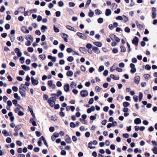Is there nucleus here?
Returning a JSON list of instances; mask_svg holds the SVG:
<instances>
[{
	"label": "nucleus",
	"mask_w": 157,
	"mask_h": 157,
	"mask_svg": "<svg viewBox=\"0 0 157 157\" xmlns=\"http://www.w3.org/2000/svg\"><path fill=\"white\" fill-rule=\"evenodd\" d=\"M26 39L28 41H30L33 42V38L30 35H27L26 36Z\"/></svg>",
	"instance_id": "12"
},
{
	"label": "nucleus",
	"mask_w": 157,
	"mask_h": 157,
	"mask_svg": "<svg viewBox=\"0 0 157 157\" xmlns=\"http://www.w3.org/2000/svg\"><path fill=\"white\" fill-rule=\"evenodd\" d=\"M92 50L96 54H99L100 52L98 48L96 47H94L93 48Z\"/></svg>",
	"instance_id": "13"
},
{
	"label": "nucleus",
	"mask_w": 157,
	"mask_h": 157,
	"mask_svg": "<svg viewBox=\"0 0 157 157\" xmlns=\"http://www.w3.org/2000/svg\"><path fill=\"white\" fill-rule=\"evenodd\" d=\"M21 30L23 33H29V30L26 27H23L21 28Z\"/></svg>",
	"instance_id": "15"
},
{
	"label": "nucleus",
	"mask_w": 157,
	"mask_h": 157,
	"mask_svg": "<svg viewBox=\"0 0 157 157\" xmlns=\"http://www.w3.org/2000/svg\"><path fill=\"white\" fill-rule=\"evenodd\" d=\"M31 79L32 84L33 85H36L38 84V81L35 79L33 77H31Z\"/></svg>",
	"instance_id": "11"
},
{
	"label": "nucleus",
	"mask_w": 157,
	"mask_h": 157,
	"mask_svg": "<svg viewBox=\"0 0 157 157\" xmlns=\"http://www.w3.org/2000/svg\"><path fill=\"white\" fill-rule=\"evenodd\" d=\"M116 19L117 20H120L122 21L123 20V16L122 17L121 16H118L116 18Z\"/></svg>",
	"instance_id": "53"
},
{
	"label": "nucleus",
	"mask_w": 157,
	"mask_h": 157,
	"mask_svg": "<svg viewBox=\"0 0 157 157\" xmlns=\"http://www.w3.org/2000/svg\"><path fill=\"white\" fill-rule=\"evenodd\" d=\"M111 14V11L109 9H106L105 12V14L106 16H108Z\"/></svg>",
	"instance_id": "17"
},
{
	"label": "nucleus",
	"mask_w": 157,
	"mask_h": 157,
	"mask_svg": "<svg viewBox=\"0 0 157 157\" xmlns=\"http://www.w3.org/2000/svg\"><path fill=\"white\" fill-rule=\"evenodd\" d=\"M6 141L7 143H11V139L10 137H8L6 139Z\"/></svg>",
	"instance_id": "57"
},
{
	"label": "nucleus",
	"mask_w": 157,
	"mask_h": 157,
	"mask_svg": "<svg viewBox=\"0 0 157 157\" xmlns=\"http://www.w3.org/2000/svg\"><path fill=\"white\" fill-rule=\"evenodd\" d=\"M85 136L87 138L89 137L90 136V132H86L85 133Z\"/></svg>",
	"instance_id": "63"
},
{
	"label": "nucleus",
	"mask_w": 157,
	"mask_h": 157,
	"mask_svg": "<svg viewBox=\"0 0 157 157\" xmlns=\"http://www.w3.org/2000/svg\"><path fill=\"white\" fill-rule=\"evenodd\" d=\"M61 36L64 39L65 41H67V39L68 36L67 34L63 33L61 34Z\"/></svg>",
	"instance_id": "19"
},
{
	"label": "nucleus",
	"mask_w": 157,
	"mask_h": 157,
	"mask_svg": "<svg viewBox=\"0 0 157 157\" xmlns=\"http://www.w3.org/2000/svg\"><path fill=\"white\" fill-rule=\"evenodd\" d=\"M15 52L17 54V56L19 57H21L22 54V52L18 48H16L14 49Z\"/></svg>",
	"instance_id": "6"
},
{
	"label": "nucleus",
	"mask_w": 157,
	"mask_h": 157,
	"mask_svg": "<svg viewBox=\"0 0 157 157\" xmlns=\"http://www.w3.org/2000/svg\"><path fill=\"white\" fill-rule=\"evenodd\" d=\"M65 45L63 44H61L59 46V48L62 51H63L64 50L65 48Z\"/></svg>",
	"instance_id": "46"
},
{
	"label": "nucleus",
	"mask_w": 157,
	"mask_h": 157,
	"mask_svg": "<svg viewBox=\"0 0 157 157\" xmlns=\"http://www.w3.org/2000/svg\"><path fill=\"white\" fill-rule=\"evenodd\" d=\"M75 4L74 2H70L69 3V6L70 7H73L75 6Z\"/></svg>",
	"instance_id": "58"
},
{
	"label": "nucleus",
	"mask_w": 157,
	"mask_h": 157,
	"mask_svg": "<svg viewBox=\"0 0 157 157\" xmlns=\"http://www.w3.org/2000/svg\"><path fill=\"white\" fill-rule=\"evenodd\" d=\"M22 67L23 69L25 70L28 71L30 70V68L29 67L26 66L25 65H23L21 66Z\"/></svg>",
	"instance_id": "20"
},
{
	"label": "nucleus",
	"mask_w": 157,
	"mask_h": 157,
	"mask_svg": "<svg viewBox=\"0 0 157 157\" xmlns=\"http://www.w3.org/2000/svg\"><path fill=\"white\" fill-rule=\"evenodd\" d=\"M56 85L58 87H61L62 86V84L60 81H58L56 83Z\"/></svg>",
	"instance_id": "59"
},
{
	"label": "nucleus",
	"mask_w": 157,
	"mask_h": 157,
	"mask_svg": "<svg viewBox=\"0 0 157 157\" xmlns=\"http://www.w3.org/2000/svg\"><path fill=\"white\" fill-rule=\"evenodd\" d=\"M63 88L65 91L66 92H68L70 90V86L69 84H65L64 87Z\"/></svg>",
	"instance_id": "9"
},
{
	"label": "nucleus",
	"mask_w": 157,
	"mask_h": 157,
	"mask_svg": "<svg viewBox=\"0 0 157 157\" xmlns=\"http://www.w3.org/2000/svg\"><path fill=\"white\" fill-rule=\"evenodd\" d=\"M70 125L71 127L72 128H74L76 127L75 124L73 122H71L70 123Z\"/></svg>",
	"instance_id": "52"
},
{
	"label": "nucleus",
	"mask_w": 157,
	"mask_h": 157,
	"mask_svg": "<svg viewBox=\"0 0 157 157\" xmlns=\"http://www.w3.org/2000/svg\"><path fill=\"white\" fill-rule=\"evenodd\" d=\"M130 67L131 68L130 70V72L131 73H135L136 71V69L135 67V65L133 63H131L130 65Z\"/></svg>",
	"instance_id": "4"
},
{
	"label": "nucleus",
	"mask_w": 157,
	"mask_h": 157,
	"mask_svg": "<svg viewBox=\"0 0 157 157\" xmlns=\"http://www.w3.org/2000/svg\"><path fill=\"white\" fill-rule=\"evenodd\" d=\"M80 120L82 123L85 124H87V122L86 121L85 119H82V118H80Z\"/></svg>",
	"instance_id": "47"
},
{
	"label": "nucleus",
	"mask_w": 157,
	"mask_h": 157,
	"mask_svg": "<svg viewBox=\"0 0 157 157\" xmlns=\"http://www.w3.org/2000/svg\"><path fill=\"white\" fill-rule=\"evenodd\" d=\"M66 28L69 30L74 31H75L74 30V28L72 27H71L70 26H69V25L67 26Z\"/></svg>",
	"instance_id": "36"
},
{
	"label": "nucleus",
	"mask_w": 157,
	"mask_h": 157,
	"mask_svg": "<svg viewBox=\"0 0 157 157\" xmlns=\"http://www.w3.org/2000/svg\"><path fill=\"white\" fill-rule=\"evenodd\" d=\"M74 60V58L72 56H69L67 58V60L70 62H71L73 61Z\"/></svg>",
	"instance_id": "33"
},
{
	"label": "nucleus",
	"mask_w": 157,
	"mask_h": 157,
	"mask_svg": "<svg viewBox=\"0 0 157 157\" xmlns=\"http://www.w3.org/2000/svg\"><path fill=\"white\" fill-rule=\"evenodd\" d=\"M104 70V67L103 66H101L99 68L98 71L99 72H101Z\"/></svg>",
	"instance_id": "42"
},
{
	"label": "nucleus",
	"mask_w": 157,
	"mask_h": 157,
	"mask_svg": "<svg viewBox=\"0 0 157 157\" xmlns=\"http://www.w3.org/2000/svg\"><path fill=\"white\" fill-rule=\"evenodd\" d=\"M48 102L49 104L50 105L53 107L55 104V100L54 98L53 97L49 98L48 100Z\"/></svg>",
	"instance_id": "1"
},
{
	"label": "nucleus",
	"mask_w": 157,
	"mask_h": 157,
	"mask_svg": "<svg viewBox=\"0 0 157 157\" xmlns=\"http://www.w3.org/2000/svg\"><path fill=\"white\" fill-rule=\"evenodd\" d=\"M95 13L97 14L100 15L102 13V12L99 10L97 9L95 10Z\"/></svg>",
	"instance_id": "34"
},
{
	"label": "nucleus",
	"mask_w": 157,
	"mask_h": 157,
	"mask_svg": "<svg viewBox=\"0 0 157 157\" xmlns=\"http://www.w3.org/2000/svg\"><path fill=\"white\" fill-rule=\"evenodd\" d=\"M12 89L15 92H17L18 91V88L16 86H13L12 87Z\"/></svg>",
	"instance_id": "64"
},
{
	"label": "nucleus",
	"mask_w": 157,
	"mask_h": 157,
	"mask_svg": "<svg viewBox=\"0 0 157 157\" xmlns=\"http://www.w3.org/2000/svg\"><path fill=\"white\" fill-rule=\"evenodd\" d=\"M16 106L17 107V108L14 110L16 113H17L18 112L19 110H21V109H23V108L18 104L17 105H16Z\"/></svg>",
	"instance_id": "14"
},
{
	"label": "nucleus",
	"mask_w": 157,
	"mask_h": 157,
	"mask_svg": "<svg viewBox=\"0 0 157 157\" xmlns=\"http://www.w3.org/2000/svg\"><path fill=\"white\" fill-rule=\"evenodd\" d=\"M46 37L45 36V35H42V36H41V41H43L45 40L46 39Z\"/></svg>",
	"instance_id": "60"
},
{
	"label": "nucleus",
	"mask_w": 157,
	"mask_h": 157,
	"mask_svg": "<svg viewBox=\"0 0 157 157\" xmlns=\"http://www.w3.org/2000/svg\"><path fill=\"white\" fill-rule=\"evenodd\" d=\"M153 151L155 154H157V148L156 147H154L152 149Z\"/></svg>",
	"instance_id": "56"
},
{
	"label": "nucleus",
	"mask_w": 157,
	"mask_h": 157,
	"mask_svg": "<svg viewBox=\"0 0 157 157\" xmlns=\"http://www.w3.org/2000/svg\"><path fill=\"white\" fill-rule=\"evenodd\" d=\"M2 133L5 136H9V133L7 132L6 130H3L2 132Z\"/></svg>",
	"instance_id": "28"
},
{
	"label": "nucleus",
	"mask_w": 157,
	"mask_h": 157,
	"mask_svg": "<svg viewBox=\"0 0 157 157\" xmlns=\"http://www.w3.org/2000/svg\"><path fill=\"white\" fill-rule=\"evenodd\" d=\"M70 86L71 88H73L76 87V84H75L74 82H71Z\"/></svg>",
	"instance_id": "40"
},
{
	"label": "nucleus",
	"mask_w": 157,
	"mask_h": 157,
	"mask_svg": "<svg viewBox=\"0 0 157 157\" xmlns=\"http://www.w3.org/2000/svg\"><path fill=\"white\" fill-rule=\"evenodd\" d=\"M93 43L96 46L98 47H101L102 45V43L100 42H94Z\"/></svg>",
	"instance_id": "21"
},
{
	"label": "nucleus",
	"mask_w": 157,
	"mask_h": 157,
	"mask_svg": "<svg viewBox=\"0 0 157 157\" xmlns=\"http://www.w3.org/2000/svg\"><path fill=\"white\" fill-rule=\"evenodd\" d=\"M124 31L126 33H129L130 32V29L128 27H126L124 29Z\"/></svg>",
	"instance_id": "48"
},
{
	"label": "nucleus",
	"mask_w": 157,
	"mask_h": 157,
	"mask_svg": "<svg viewBox=\"0 0 157 157\" xmlns=\"http://www.w3.org/2000/svg\"><path fill=\"white\" fill-rule=\"evenodd\" d=\"M103 19L102 18H99L98 20V22L99 23H101L103 22Z\"/></svg>",
	"instance_id": "45"
},
{
	"label": "nucleus",
	"mask_w": 157,
	"mask_h": 157,
	"mask_svg": "<svg viewBox=\"0 0 157 157\" xmlns=\"http://www.w3.org/2000/svg\"><path fill=\"white\" fill-rule=\"evenodd\" d=\"M134 123L136 124H139L141 123V120L139 118H137L134 120Z\"/></svg>",
	"instance_id": "22"
},
{
	"label": "nucleus",
	"mask_w": 157,
	"mask_h": 157,
	"mask_svg": "<svg viewBox=\"0 0 157 157\" xmlns=\"http://www.w3.org/2000/svg\"><path fill=\"white\" fill-rule=\"evenodd\" d=\"M156 13H154V12L152 13V16H151L152 18L153 19L155 18L156 17Z\"/></svg>",
	"instance_id": "62"
},
{
	"label": "nucleus",
	"mask_w": 157,
	"mask_h": 157,
	"mask_svg": "<svg viewBox=\"0 0 157 157\" xmlns=\"http://www.w3.org/2000/svg\"><path fill=\"white\" fill-rule=\"evenodd\" d=\"M14 97L18 100H20L21 99L20 97L18 95L17 93H15L14 94Z\"/></svg>",
	"instance_id": "29"
},
{
	"label": "nucleus",
	"mask_w": 157,
	"mask_h": 157,
	"mask_svg": "<svg viewBox=\"0 0 157 157\" xmlns=\"http://www.w3.org/2000/svg\"><path fill=\"white\" fill-rule=\"evenodd\" d=\"M48 85L53 89H55L56 88V86L55 84L53 83L52 81L51 80H49L48 81Z\"/></svg>",
	"instance_id": "5"
},
{
	"label": "nucleus",
	"mask_w": 157,
	"mask_h": 157,
	"mask_svg": "<svg viewBox=\"0 0 157 157\" xmlns=\"http://www.w3.org/2000/svg\"><path fill=\"white\" fill-rule=\"evenodd\" d=\"M58 5L59 7H62L64 5V3L62 1H60L58 2Z\"/></svg>",
	"instance_id": "54"
},
{
	"label": "nucleus",
	"mask_w": 157,
	"mask_h": 157,
	"mask_svg": "<svg viewBox=\"0 0 157 157\" xmlns=\"http://www.w3.org/2000/svg\"><path fill=\"white\" fill-rule=\"evenodd\" d=\"M130 105L129 103L128 102H124L123 103V105L124 107H126L129 106Z\"/></svg>",
	"instance_id": "43"
},
{
	"label": "nucleus",
	"mask_w": 157,
	"mask_h": 157,
	"mask_svg": "<svg viewBox=\"0 0 157 157\" xmlns=\"http://www.w3.org/2000/svg\"><path fill=\"white\" fill-rule=\"evenodd\" d=\"M7 106H11L12 105V103L11 101L9 100L7 102Z\"/></svg>",
	"instance_id": "61"
},
{
	"label": "nucleus",
	"mask_w": 157,
	"mask_h": 157,
	"mask_svg": "<svg viewBox=\"0 0 157 157\" xmlns=\"http://www.w3.org/2000/svg\"><path fill=\"white\" fill-rule=\"evenodd\" d=\"M116 36L115 35H110V37L111 39V40L113 41H114L115 40V37Z\"/></svg>",
	"instance_id": "35"
},
{
	"label": "nucleus",
	"mask_w": 157,
	"mask_h": 157,
	"mask_svg": "<svg viewBox=\"0 0 157 157\" xmlns=\"http://www.w3.org/2000/svg\"><path fill=\"white\" fill-rule=\"evenodd\" d=\"M112 52L114 54H116L118 52V50L116 48H114L112 50Z\"/></svg>",
	"instance_id": "55"
},
{
	"label": "nucleus",
	"mask_w": 157,
	"mask_h": 157,
	"mask_svg": "<svg viewBox=\"0 0 157 157\" xmlns=\"http://www.w3.org/2000/svg\"><path fill=\"white\" fill-rule=\"evenodd\" d=\"M144 77L145 78L146 81H147L150 78V75L148 74H146L144 75Z\"/></svg>",
	"instance_id": "25"
},
{
	"label": "nucleus",
	"mask_w": 157,
	"mask_h": 157,
	"mask_svg": "<svg viewBox=\"0 0 157 157\" xmlns=\"http://www.w3.org/2000/svg\"><path fill=\"white\" fill-rule=\"evenodd\" d=\"M40 139H41V140H42L43 141V142L44 144L47 147H48V144L47 143V142L45 140V139L42 136L40 138Z\"/></svg>",
	"instance_id": "23"
},
{
	"label": "nucleus",
	"mask_w": 157,
	"mask_h": 157,
	"mask_svg": "<svg viewBox=\"0 0 157 157\" xmlns=\"http://www.w3.org/2000/svg\"><path fill=\"white\" fill-rule=\"evenodd\" d=\"M86 46L88 49H90L92 48V45L91 44H87Z\"/></svg>",
	"instance_id": "51"
},
{
	"label": "nucleus",
	"mask_w": 157,
	"mask_h": 157,
	"mask_svg": "<svg viewBox=\"0 0 157 157\" xmlns=\"http://www.w3.org/2000/svg\"><path fill=\"white\" fill-rule=\"evenodd\" d=\"M63 54L62 52H59L58 54V56L60 58H62L63 57Z\"/></svg>",
	"instance_id": "50"
},
{
	"label": "nucleus",
	"mask_w": 157,
	"mask_h": 157,
	"mask_svg": "<svg viewBox=\"0 0 157 157\" xmlns=\"http://www.w3.org/2000/svg\"><path fill=\"white\" fill-rule=\"evenodd\" d=\"M48 29L47 27L44 25H42L41 28V30L42 33H44L46 30Z\"/></svg>",
	"instance_id": "18"
},
{
	"label": "nucleus",
	"mask_w": 157,
	"mask_h": 157,
	"mask_svg": "<svg viewBox=\"0 0 157 157\" xmlns=\"http://www.w3.org/2000/svg\"><path fill=\"white\" fill-rule=\"evenodd\" d=\"M86 48L85 47H80L79 49L80 52L82 53H84V52L85 51Z\"/></svg>",
	"instance_id": "49"
},
{
	"label": "nucleus",
	"mask_w": 157,
	"mask_h": 157,
	"mask_svg": "<svg viewBox=\"0 0 157 157\" xmlns=\"http://www.w3.org/2000/svg\"><path fill=\"white\" fill-rule=\"evenodd\" d=\"M39 41V38H36V43H34L33 44V47H36L37 45H38V44H37Z\"/></svg>",
	"instance_id": "30"
},
{
	"label": "nucleus",
	"mask_w": 157,
	"mask_h": 157,
	"mask_svg": "<svg viewBox=\"0 0 157 157\" xmlns=\"http://www.w3.org/2000/svg\"><path fill=\"white\" fill-rule=\"evenodd\" d=\"M65 141L68 144H70L71 143V138L67 135L65 136Z\"/></svg>",
	"instance_id": "10"
},
{
	"label": "nucleus",
	"mask_w": 157,
	"mask_h": 157,
	"mask_svg": "<svg viewBox=\"0 0 157 157\" xmlns=\"http://www.w3.org/2000/svg\"><path fill=\"white\" fill-rule=\"evenodd\" d=\"M110 77L115 80H117L119 79V77L113 74H112L110 75Z\"/></svg>",
	"instance_id": "24"
},
{
	"label": "nucleus",
	"mask_w": 157,
	"mask_h": 157,
	"mask_svg": "<svg viewBox=\"0 0 157 157\" xmlns=\"http://www.w3.org/2000/svg\"><path fill=\"white\" fill-rule=\"evenodd\" d=\"M28 108H29V110L30 111L32 116H33V117L35 118V117L33 114V110L31 108H30L29 106H28Z\"/></svg>",
	"instance_id": "41"
},
{
	"label": "nucleus",
	"mask_w": 157,
	"mask_h": 157,
	"mask_svg": "<svg viewBox=\"0 0 157 157\" xmlns=\"http://www.w3.org/2000/svg\"><path fill=\"white\" fill-rule=\"evenodd\" d=\"M94 14V12L93 11H91V10H90L88 14L89 16L90 17H92L93 16Z\"/></svg>",
	"instance_id": "32"
},
{
	"label": "nucleus",
	"mask_w": 157,
	"mask_h": 157,
	"mask_svg": "<svg viewBox=\"0 0 157 157\" xmlns=\"http://www.w3.org/2000/svg\"><path fill=\"white\" fill-rule=\"evenodd\" d=\"M76 34L82 39L86 40L87 38V36L86 35L81 33L78 32Z\"/></svg>",
	"instance_id": "2"
},
{
	"label": "nucleus",
	"mask_w": 157,
	"mask_h": 157,
	"mask_svg": "<svg viewBox=\"0 0 157 157\" xmlns=\"http://www.w3.org/2000/svg\"><path fill=\"white\" fill-rule=\"evenodd\" d=\"M53 29L54 32L56 33H58L59 31V29L57 28L55 25L54 26Z\"/></svg>",
	"instance_id": "38"
},
{
	"label": "nucleus",
	"mask_w": 157,
	"mask_h": 157,
	"mask_svg": "<svg viewBox=\"0 0 157 157\" xmlns=\"http://www.w3.org/2000/svg\"><path fill=\"white\" fill-rule=\"evenodd\" d=\"M25 85L23 84H22L21 85V86L22 88L24 89L25 90H27L28 89V88Z\"/></svg>",
	"instance_id": "44"
},
{
	"label": "nucleus",
	"mask_w": 157,
	"mask_h": 157,
	"mask_svg": "<svg viewBox=\"0 0 157 157\" xmlns=\"http://www.w3.org/2000/svg\"><path fill=\"white\" fill-rule=\"evenodd\" d=\"M143 97V95L142 93L140 92L139 94V100L140 101H141Z\"/></svg>",
	"instance_id": "37"
},
{
	"label": "nucleus",
	"mask_w": 157,
	"mask_h": 157,
	"mask_svg": "<svg viewBox=\"0 0 157 157\" xmlns=\"http://www.w3.org/2000/svg\"><path fill=\"white\" fill-rule=\"evenodd\" d=\"M19 92L20 93L21 96L23 97H25L26 95V93L25 91L22 89V88H20L19 89Z\"/></svg>",
	"instance_id": "8"
},
{
	"label": "nucleus",
	"mask_w": 157,
	"mask_h": 157,
	"mask_svg": "<svg viewBox=\"0 0 157 157\" xmlns=\"http://www.w3.org/2000/svg\"><path fill=\"white\" fill-rule=\"evenodd\" d=\"M25 9L23 7H21L18 9L19 12L23 13L25 11Z\"/></svg>",
	"instance_id": "26"
},
{
	"label": "nucleus",
	"mask_w": 157,
	"mask_h": 157,
	"mask_svg": "<svg viewBox=\"0 0 157 157\" xmlns=\"http://www.w3.org/2000/svg\"><path fill=\"white\" fill-rule=\"evenodd\" d=\"M73 75V72L72 71H68L67 73V75L68 76H71Z\"/></svg>",
	"instance_id": "27"
},
{
	"label": "nucleus",
	"mask_w": 157,
	"mask_h": 157,
	"mask_svg": "<svg viewBox=\"0 0 157 157\" xmlns=\"http://www.w3.org/2000/svg\"><path fill=\"white\" fill-rule=\"evenodd\" d=\"M121 52H125L126 51V49L123 46H121Z\"/></svg>",
	"instance_id": "39"
},
{
	"label": "nucleus",
	"mask_w": 157,
	"mask_h": 157,
	"mask_svg": "<svg viewBox=\"0 0 157 157\" xmlns=\"http://www.w3.org/2000/svg\"><path fill=\"white\" fill-rule=\"evenodd\" d=\"M80 94L82 97H85L88 95V93L86 90H82L80 92Z\"/></svg>",
	"instance_id": "3"
},
{
	"label": "nucleus",
	"mask_w": 157,
	"mask_h": 157,
	"mask_svg": "<svg viewBox=\"0 0 157 157\" xmlns=\"http://www.w3.org/2000/svg\"><path fill=\"white\" fill-rule=\"evenodd\" d=\"M140 80V78L138 76H137L135 77V82L137 84H139Z\"/></svg>",
	"instance_id": "16"
},
{
	"label": "nucleus",
	"mask_w": 157,
	"mask_h": 157,
	"mask_svg": "<svg viewBox=\"0 0 157 157\" xmlns=\"http://www.w3.org/2000/svg\"><path fill=\"white\" fill-rule=\"evenodd\" d=\"M123 20L124 22L128 21V18L125 15L123 16Z\"/></svg>",
	"instance_id": "31"
},
{
	"label": "nucleus",
	"mask_w": 157,
	"mask_h": 157,
	"mask_svg": "<svg viewBox=\"0 0 157 157\" xmlns=\"http://www.w3.org/2000/svg\"><path fill=\"white\" fill-rule=\"evenodd\" d=\"M139 39L136 36L132 40V43L135 44L136 46H137L138 43Z\"/></svg>",
	"instance_id": "7"
}]
</instances>
